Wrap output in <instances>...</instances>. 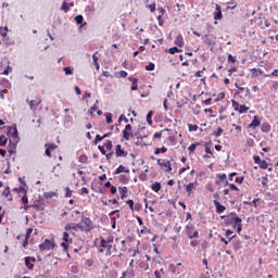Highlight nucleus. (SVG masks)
<instances>
[{
  "label": "nucleus",
  "instance_id": "1",
  "mask_svg": "<svg viewBox=\"0 0 278 278\" xmlns=\"http://www.w3.org/2000/svg\"><path fill=\"white\" fill-rule=\"evenodd\" d=\"M235 86L238 90L235 92L233 99L231 100L232 109L239 114H247V112H249V108L240 103H244V99H247V97L248 99H251V89H249V87H240L238 84Z\"/></svg>",
  "mask_w": 278,
  "mask_h": 278
},
{
  "label": "nucleus",
  "instance_id": "2",
  "mask_svg": "<svg viewBox=\"0 0 278 278\" xmlns=\"http://www.w3.org/2000/svg\"><path fill=\"white\" fill-rule=\"evenodd\" d=\"M112 249H114V236L110 235L108 238L100 237V243L97 247L98 253L110 257L112 255Z\"/></svg>",
  "mask_w": 278,
  "mask_h": 278
},
{
  "label": "nucleus",
  "instance_id": "3",
  "mask_svg": "<svg viewBox=\"0 0 278 278\" xmlns=\"http://www.w3.org/2000/svg\"><path fill=\"white\" fill-rule=\"evenodd\" d=\"M73 214H75V216H81L80 223L76 224V227L79 229V231L89 233V231L94 229V223L92 219H90V217L84 216L79 211H74Z\"/></svg>",
  "mask_w": 278,
  "mask_h": 278
},
{
  "label": "nucleus",
  "instance_id": "4",
  "mask_svg": "<svg viewBox=\"0 0 278 278\" xmlns=\"http://www.w3.org/2000/svg\"><path fill=\"white\" fill-rule=\"evenodd\" d=\"M229 225L237 229V233H242V218L238 217L237 214L232 213L227 217Z\"/></svg>",
  "mask_w": 278,
  "mask_h": 278
},
{
  "label": "nucleus",
  "instance_id": "5",
  "mask_svg": "<svg viewBox=\"0 0 278 278\" xmlns=\"http://www.w3.org/2000/svg\"><path fill=\"white\" fill-rule=\"evenodd\" d=\"M156 164L165 173H173V164L170 163V161L157 159Z\"/></svg>",
  "mask_w": 278,
  "mask_h": 278
},
{
  "label": "nucleus",
  "instance_id": "6",
  "mask_svg": "<svg viewBox=\"0 0 278 278\" xmlns=\"http://www.w3.org/2000/svg\"><path fill=\"white\" fill-rule=\"evenodd\" d=\"M63 242L61 243V247L63 249V251H68V247L71 244H73V238L71 237V235L68 232H63V237H62Z\"/></svg>",
  "mask_w": 278,
  "mask_h": 278
},
{
  "label": "nucleus",
  "instance_id": "7",
  "mask_svg": "<svg viewBox=\"0 0 278 278\" xmlns=\"http://www.w3.org/2000/svg\"><path fill=\"white\" fill-rule=\"evenodd\" d=\"M55 249V242L46 239L41 244H39V250L40 251H51Z\"/></svg>",
  "mask_w": 278,
  "mask_h": 278
},
{
  "label": "nucleus",
  "instance_id": "8",
  "mask_svg": "<svg viewBox=\"0 0 278 278\" xmlns=\"http://www.w3.org/2000/svg\"><path fill=\"white\" fill-rule=\"evenodd\" d=\"M123 138L124 140H130V138H134V127L131 124H127L123 130Z\"/></svg>",
  "mask_w": 278,
  "mask_h": 278
},
{
  "label": "nucleus",
  "instance_id": "9",
  "mask_svg": "<svg viewBox=\"0 0 278 278\" xmlns=\"http://www.w3.org/2000/svg\"><path fill=\"white\" fill-rule=\"evenodd\" d=\"M91 190H93L94 192H97L98 194H103L104 190H103V182L94 179L91 182Z\"/></svg>",
  "mask_w": 278,
  "mask_h": 278
},
{
  "label": "nucleus",
  "instance_id": "10",
  "mask_svg": "<svg viewBox=\"0 0 278 278\" xmlns=\"http://www.w3.org/2000/svg\"><path fill=\"white\" fill-rule=\"evenodd\" d=\"M128 154L129 153L127 152V150H125V148H123V146H121V144L115 146L116 157H127Z\"/></svg>",
  "mask_w": 278,
  "mask_h": 278
},
{
  "label": "nucleus",
  "instance_id": "11",
  "mask_svg": "<svg viewBox=\"0 0 278 278\" xmlns=\"http://www.w3.org/2000/svg\"><path fill=\"white\" fill-rule=\"evenodd\" d=\"M216 177H217V180H216L217 186H229V180H227V174H217Z\"/></svg>",
  "mask_w": 278,
  "mask_h": 278
},
{
  "label": "nucleus",
  "instance_id": "12",
  "mask_svg": "<svg viewBox=\"0 0 278 278\" xmlns=\"http://www.w3.org/2000/svg\"><path fill=\"white\" fill-rule=\"evenodd\" d=\"M77 224H67L64 227L65 233H68L70 236H75V231H78Z\"/></svg>",
  "mask_w": 278,
  "mask_h": 278
},
{
  "label": "nucleus",
  "instance_id": "13",
  "mask_svg": "<svg viewBox=\"0 0 278 278\" xmlns=\"http://www.w3.org/2000/svg\"><path fill=\"white\" fill-rule=\"evenodd\" d=\"M253 160L256 164H258L260 168H262V170H266V168H268V162H266L265 160H262L260 156L254 155Z\"/></svg>",
  "mask_w": 278,
  "mask_h": 278
},
{
  "label": "nucleus",
  "instance_id": "14",
  "mask_svg": "<svg viewBox=\"0 0 278 278\" xmlns=\"http://www.w3.org/2000/svg\"><path fill=\"white\" fill-rule=\"evenodd\" d=\"M25 266L28 268V270H34V264H36V257L34 256H26L24 258Z\"/></svg>",
  "mask_w": 278,
  "mask_h": 278
},
{
  "label": "nucleus",
  "instance_id": "15",
  "mask_svg": "<svg viewBox=\"0 0 278 278\" xmlns=\"http://www.w3.org/2000/svg\"><path fill=\"white\" fill-rule=\"evenodd\" d=\"M214 21H223V8L220 4L215 5V12L213 13Z\"/></svg>",
  "mask_w": 278,
  "mask_h": 278
},
{
  "label": "nucleus",
  "instance_id": "16",
  "mask_svg": "<svg viewBox=\"0 0 278 278\" xmlns=\"http://www.w3.org/2000/svg\"><path fill=\"white\" fill-rule=\"evenodd\" d=\"M197 186H199V182L194 181V182H189L186 187L185 190L187 192V197H191L192 192L194 190H197Z\"/></svg>",
  "mask_w": 278,
  "mask_h": 278
},
{
  "label": "nucleus",
  "instance_id": "17",
  "mask_svg": "<svg viewBox=\"0 0 278 278\" xmlns=\"http://www.w3.org/2000/svg\"><path fill=\"white\" fill-rule=\"evenodd\" d=\"M213 203H214L217 214H223L227 210V207L225 205L220 204V201H218V200H214Z\"/></svg>",
  "mask_w": 278,
  "mask_h": 278
},
{
  "label": "nucleus",
  "instance_id": "18",
  "mask_svg": "<svg viewBox=\"0 0 278 278\" xmlns=\"http://www.w3.org/2000/svg\"><path fill=\"white\" fill-rule=\"evenodd\" d=\"M46 155L48 157H51V151H55V149H58V144L55 143H46Z\"/></svg>",
  "mask_w": 278,
  "mask_h": 278
},
{
  "label": "nucleus",
  "instance_id": "19",
  "mask_svg": "<svg viewBox=\"0 0 278 278\" xmlns=\"http://www.w3.org/2000/svg\"><path fill=\"white\" fill-rule=\"evenodd\" d=\"M27 103H28V105H29V108H30V110L33 111V112H36V110H37V108H38V105H40V103H42V100H40V99H37V100H27Z\"/></svg>",
  "mask_w": 278,
  "mask_h": 278
},
{
  "label": "nucleus",
  "instance_id": "20",
  "mask_svg": "<svg viewBox=\"0 0 278 278\" xmlns=\"http://www.w3.org/2000/svg\"><path fill=\"white\" fill-rule=\"evenodd\" d=\"M33 207L36 210V212H45V204L40 200H35Z\"/></svg>",
  "mask_w": 278,
  "mask_h": 278
},
{
  "label": "nucleus",
  "instance_id": "21",
  "mask_svg": "<svg viewBox=\"0 0 278 278\" xmlns=\"http://www.w3.org/2000/svg\"><path fill=\"white\" fill-rule=\"evenodd\" d=\"M8 136H10L11 138H18V129L16 128V126L12 127L9 126L8 127Z\"/></svg>",
  "mask_w": 278,
  "mask_h": 278
},
{
  "label": "nucleus",
  "instance_id": "22",
  "mask_svg": "<svg viewBox=\"0 0 278 278\" xmlns=\"http://www.w3.org/2000/svg\"><path fill=\"white\" fill-rule=\"evenodd\" d=\"M52 173L55 177H60L64 174V169L62 168V164H56L53 169Z\"/></svg>",
  "mask_w": 278,
  "mask_h": 278
},
{
  "label": "nucleus",
  "instance_id": "23",
  "mask_svg": "<svg viewBox=\"0 0 278 278\" xmlns=\"http://www.w3.org/2000/svg\"><path fill=\"white\" fill-rule=\"evenodd\" d=\"M121 173H125V175H129L130 170L125 165H119L115 170L114 175H121Z\"/></svg>",
  "mask_w": 278,
  "mask_h": 278
},
{
  "label": "nucleus",
  "instance_id": "24",
  "mask_svg": "<svg viewBox=\"0 0 278 278\" xmlns=\"http://www.w3.org/2000/svg\"><path fill=\"white\" fill-rule=\"evenodd\" d=\"M188 230V238L190 240L194 239V238H199V231L194 230V227L191 226V227H187Z\"/></svg>",
  "mask_w": 278,
  "mask_h": 278
},
{
  "label": "nucleus",
  "instance_id": "25",
  "mask_svg": "<svg viewBox=\"0 0 278 278\" xmlns=\"http://www.w3.org/2000/svg\"><path fill=\"white\" fill-rule=\"evenodd\" d=\"M260 125H262V121H260V117H257V115H255L253 117L252 123L249 125L250 129H256V127H260Z\"/></svg>",
  "mask_w": 278,
  "mask_h": 278
},
{
  "label": "nucleus",
  "instance_id": "26",
  "mask_svg": "<svg viewBox=\"0 0 278 278\" xmlns=\"http://www.w3.org/2000/svg\"><path fill=\"white\" fill-rule=\"evenodd\" d=\"M250 73H251L252 78L260 77V76L264 75V71H262L261 68H255V67L251 68Z\"/></svg>",
  "mask_w": 278,
  "mask_h": 278
},
{
  "label": "nucleus",
  "instance_id": "27",
  "mask_svg": "<svg viewBox=\"0 0 278 278\" xmlns=\"http://www.w3.org/2000/svg\"><path fill=\"white\" fill-rule=\"evenodd\" d=\"M197 147H201V142H194L188 147L189 155H194Z\"/></svg>",
  "mask_w": 278,
  "mask_h": 278
},
{
  "label": "nucleus",
  "instance_id": "28",
  "mask_svg": "<svg viewBox=\"0 0 278 278\" xmlns=\"http://www.w3.org/2000/svg\"><path fill=\"white\" fill-rule=\"evenodd\" d=\"M119 184H129V174H122L118 176Z\"/></svg>",
  "mask_w": 278,
  "mask_h": 278
},
{
  "label": "nucleus",
  "instance_id": "29",
  "mask_svg": "<svg viewBox=\"0 0 278 278\" xmlns=\"http://www.w3.org/2000/svg\"><path fill=\"white\" fill-rule=\"evenodd\" d=\"M164 131H168V128L154 132L152 140H157L160 142L162 140V135L164 134Z\"/></svg>",
  "mask_w": 278,
  "mask_h": 278
},
{
  "label": "nucleus",
  "instance_id": "30",
  "mask_svg": "<svg viewBox=\"0 0 278 278\" xmlns=\"http://www.w3.org/2000/svg\"><path fill=\"white\" fill-rule=\"evenodd\" d=\"M174 42L176 47H184V36L177 35Z\"/></svg>",
  "mask_w": 278,
  "mask_h": 278
},
{
  "label": "nucleus",
  "instance_id": "31",
  "mask_svg": "<svg viewBox=\"0 0 278 278\" xmlns=\"http://www.w3.org/2000/svg\"><path fill=\"white\" fill-rule=\"evenodd\" d=\"M150 188L153 192H160L162 190V182H153Z\"/></svg>",
  "mask_w": 278,
  "mask_h": 278
},
{
  "label": "nucleus",
  "instance_id": "32",
  "mask_svg": "<svg viewBox=\"0 0 278 278\" xmlns=\"http://www.w3.org/2000/svg\"><path fill=\"white\" fill-rule=\"evenodd\" d=\"M271 127L270 124L268 123H263L261 126V130L263 131V134H268V131H270Z\"/></svg>",
  "mask_w": 278,
  "mask_h": 278
},
{
  "label": "nucleus",
  "instance_id": "33",
  "mask_svg": "<svg viewBox=\"0 0 278 278\" xmlns=\"http://www.w3.org/2000/svg\"><path fill=\"white\" fill-rule=\"evenodd\" d=\"M118 192L121 194V199H125V197H127L128 189L127 187H119Z\"/></svg>",
  "mask_w": 278,
  "mask_h": 278
},
{
  "label": "nucleus",
  "instance_id": "34",
  "mask_svg": "<svg viewBox=\"0 0 278 278\" xmlns=\"http://www.w3.org/2000/svg\"><path fill=\"white\" fill-rule=\"evenodd\" d=\"M75 21H76L77 25H80V27L86 26V22L84 23V16L83 15H77L75 17Z\"/></svg>",
  "mask_w": 278,
  "mask_h": 278
},
{
  "label": "nucleus",
  "instance_id": "35",
  "mask_svg": "<svg viewBox=\"0 0 278 278\" xmlns=\"http://www.w3.org/2000/svg\"><path fill=\"white\" fill-rule=\"evenodd\" d=\"M104 149L105 151L112 152V149H114V144L112 143V140H106V142L104 143Z\"/></svg>",
  "mask_w": 278,
  "mask_h": 278
},
{
  "label": "nucleus",
  "instance_id": "36",
  "mask_svg": "<svg viewBox=\"0 0 278 278\" xmlns=\"http://www.w3.org/2000/svg\"><path fill=\"white\" fill-rule=\"evenodd\" d=\"M164 274H165L164 268H160V269L154 270L155 278H162V277H164Z\"/></svg>",
  "mask_w": 278,
  "mask_h": 278
},
{
  "label": "nucleus",
  "instance_id": "37",
  "mask_svg": "<svg viewBox=\"0 0 278 278\" xmlns=\"http://www.w3.org/2000/svg\"><path fill=\"white\" fill-rule=\"evenodd\" d=\"M166 151H168V148H166L164 146L162 148H156L154 150V155H160V153H166Z\"/></svg>",
  "mask_w": 278,
  "mask_h": 278
},
{
  "label": "nucleus",
  "instance_id": "38",
  "mask_svg": "<svg viewBox=\"0 0 278 278\" xmlns=\"http://www.w3.org/2000/svg\"><path fill=\"white\" fill-rule=\"evenodd\" d=\"M169 268H170V273H173V275H179V273L184 271V269H179L175 265H170Z\"/></svg>",
  "mask_w": 278,
  "mask_h": 278
},
{
  "label": "nucleus",
  "instance_id": "39",
  "mask_svg": "<svg viewBox=\"0 0 278 278\" xmlns=\"http://www.w3.org/2000/svg\"><path fill=\"white\" fill-rule=\"evenodd\" d=\"M127 72H125V71H119V72H116L115 73V77H117L118 79H125V77H127Z\"/></svg>",
  "mask_w": 278,
  "mask_h": 278
},
{
  "label": "nucleus",
  "instance_id": "40",
  "mask_svg": "<svg viewBox=\"0 0 278 278\" xmlns=\"http://www.w3.org/2000/svg\"><path fill=\"white\" fill-rule=\"evenodd\" d=\"M138 236H141L142 233H151V229L147 228V226H143L142 229L137 230Z\"/></svg>",
  "mask_w": 278,
  "mask_h": 278
},
{
  "label": "nucleus",
  "instance_id": "41",
  "mask_svg": "<svg viewBox=\"0 0 278 278\" xmlns=\"http://www.w3.org/2000/svg\"><path fill=\"white\" fill-rule=\"evenodd\" d=\"M212 136H215V138H220V136H223V129L217 127V129L212 132Z\"/></svg>",
  "mask_w": 278,
  "mask_h": 278
},
{
  "label": "nucleus",
  "instance_id": "42",
  "mask_svg": "<svg viewBox=\"0 0 278 278\" xmlns=\"http://www.w3.org/2000/svg\"><path fill=\"white\" fill-rule=\"evenodd\" d=\"M78 162H80V164H87V163H88V155L81 154V155L78 157Z\"/></svg>",
  "mask_w": 278,
  "mask_h": 278
},
{
  "label": "nucleus",
  "instance_id": "43",
  "mask_svg": "<svg viewBox=\"0 0 278 278\" xmlns=\"http://www.w3.org/2000/svg\"><path fill=\"white\" fill-rule=\"evenodd\" d=\"M153 111H149L148 115H147V122L149 125H153Z\"/></svg>",
  "mask_w": 278,
  "mask_h": 278
},
{
  "label": "nucleus",
  "instance_id": "44",
  "mask_svg": "<svg viewBox=\"0 0 278 278\" xmlns=\"http://www.w3.org/2000/svg\"><path fill=\"white\" fill-rule=\"evenodd\" d=\"M262 181V186H264V188L268 187V175H265L261 178Z\"/></svg>",
  "mask_w": 278,
  "mask_h": 278
},
{
  "label": "nucleus",
  "instance_id": "45",
  "mask_svg": "<svg viewBox=\"0 0 278 278\" xmlns=\"http://www.w3.org/2000/svg\"><path fill=\"white\" fill-rule=\"evenodd\" d=\"M8 144V137L5 136H0V147H5Z\"/></svg>",
  "mask_w": 278,
  "mask_h": 278
},
{
  "label": "nucleus",
  "instance_id": "46",
  "mask_svg": "<svg viewBox=\"0 0 278 278\" xmlns=\"http://www.w3.org/2000/svg\"><path fill=\"white\" fill-rule=\"evenodd\" d=\"M168 53H170V55H175V53H181V50L177 47H173L168 50Z\"/></svg>",
  "mask_w": 278,
  "mask_h": 278
},
{
  "label": "nucleus",
  "instance_id": "47",
  "mask_svg": "<svg viewBox=\"0 0 278 278\" xmlns=\"http://www.w3.org/2000/svg\"><path fill=\"white\" fill-rule=\"evenodd\" d=\"M204 151L206 153V155H204V157H206L207 160H210V157H212V155H214V153L212 152L210 147H206Z\"/></svg>",
  "mask_w": 278,
  "mask_h": 278
},
{
  "label": "nucleus",
  "instance_id": "48",
  "mask_svg": "<svg viewBox=\"0 0 278 278\" xmlns=\"http://www.w3.org/2000/svg\"><path fill=\"white\" fill-rule=\"evenodd\" d=\"M104 116L109 125H112V123H114V121L112 119V113H105Z\"/></svg>",
  "mask_w": 278,
  "mask_h": 278
},
{
  "label": "nucleus",
  "instance_id": "49",
  "mask_svg": "<svg viewBox=\"0 0 278 278\" xmlns=\"http://www.w3.org/2000/svg\"><path fill=\"white\" fill-rule=\"evenodd\" d=\"M126 205L129 206V210H130L131 212H134V207H135V205H136V203H134V200H127V201H126Z\"/></svg>",
  "mask_w": 278,
  "mask_h": 278
},
{
  "label": "nucleus",
  "instance_id": "50",
  "mask_svg": "<svg viewBox=\"0 0 278 278\" xmlns=\"http://www.w3.org/2000/svg\"><path fill=\"white\" fill-rule=\"evenodd\" d=\"M61 10L63 12H65V14H66L68 12V10H71V7H68V3L63 2L62 5H61Z\"/></svg>",
  "mask_w": 278,
  "mask_h": 278
},
{
  "label": "nucleus",
  "instance_id": "51",
  "mask_svg": "<svg viewBox=\"0 0 278 278\" xmlns=\"http://www.w3.org/2000/svg\"><path fill=\"white\" fill-rule=\"evenodd\" d=\"M168 142H170L172 147H175V144H177V138L175 136H169Z\"/></svg>",
  "mask_w": 278,
  "mask_h": 278
},
{
  "label": "nucleus",
  "instance_id": "52",
  "mask_svg": "<svg viewBox=\"0 0 278 278\" xmlns=\"http://www.w3.org/2000/svg\"><path fill=\"white\" fill-rule=\"evenodd\" d=\"M263 77H278V70H274L271 74H264Z\"/></svg>",
  "mask_w": 278,
  "mask_h": 278
},
{
  "label": "nucleus",
  "instance_id": "53",
  "mask_svg": "<svg viewBox=\"0 0 278 278\" xmlns=\"http://www.w3.org/2000/svg\"><path fill=\"white\" fill-rule=\"evenodd\" d=\"M0 36L2 38H5V36H8V27H0Z\"/></svg>",
  "mask_w": 278,
  "mask_h": 278
},
{
  "label": "nucleus",
  "instance_id": "54",
  "mask_svg": "<svg viewBox=\"0 0 278 278\" xmlns=\"http://www.w3.org/2000/svg\"><path fill=\"white\" fill-rule=\"evenodd\" d=\"M142 210V203L137 202L135 203L134 212H141Z\"/></svg>",
  "mask_w": 278,
  "mask_h": 278
},
{
  "label": "nucleus",
  "instance_id": "55",
  "mask_svg": "<svg viewBox=\"0 0 278 278\" xmlns=\"http://www.w3.org/2000/svg\"><path fill=\"white\" fill-rule=\"evenodd\" d=\"M65 197L67 199H71V197H73V190H71V188L68 187L65 188Z\"/></svg>",
  "mask_w": 278,
  "mask_h": 278
},
{
  "label": "nucleus",
  "instance_id": "56",
  "mask_svg": "<svg viewBox=\"0 0 278 278\" xmlns=\"http://www.w3.org/2000/svg\"><path fill=\"white\" fill-rule=\"evenodd\" d=\"M63 71H64L65 75H73L74 68L67 66V67H64Z\"/></svg>",
  "mask_w": 278,
  "mask_h": 278
},
{
  "label": "nucleus",
  "instance_id": "57",
  "mask_svg": "<svg viewBox=\"0 0 278 278\" xmlns=\"http://www.w3.org/2000/svg\"><path fill=\"white\" fill-rule=\"evenodd\" d=\"M139 268H141L142 270H149V263L141 262L139 264Z\"/></svg>",
  "mask_w": 278,
  "mask_h": 278
},
{
  "label": "nucleus",
  "instance_id": "58",
  "mask_svg": "<svg viewBox=\"0 0 278 278\" xmlns=\"http://www.w3.org/2000/svg\"><path fill=\"white\" fill-rule=\"evenodd\" d=\"M188 129H189V131H199V126L189 124Z\"/></svg>",
  "mask_w": 278,
  "mask_h": 278
},
{
  "label": "nucleus",
  "instance_id": "59",
  "mask_svg": "<svg viewBox=\"0 0 278 278\" xmlns=\"http://www.w3.org/2000/svg\"><path fill=\"white\" fill-rule=\"evenodd\" d=\"M203 73H205V67H203L202 71L195 72L194 77L199 79V77H203Z\"/></svg>",
  "mask_w": 278,
  "mask_h": 278
},
{
  "label": "nucleus",
  "instance_id": "60",
  "mask_svg": "<svg viewBox=\"0 0 278 278\" xmlns=\"http://www.w3.org/2000/svg\"><path fill=\"white\" fill-rule=\"evenodd\" d=\"M227 186H228V188H230V190H232L233 192H240V189H239L236 185H233V184H228Z\"/></svg>",
  "mask_w": 278,
  "mask_h": 278
},
{
  "label": "nucleus",
  "instance_id": "61",
  "mask_svg": "<svg viewBox=\"0 0 278 278\" xmlns=\"http://www.w3.org/2000/svg\"><path fill=\"white\" fill-rule=\"evenodd\" d=\"M15 192H23V194H27V189L25 187H18L14 189Z\"/></svg>",
  "mask_w": 278,
  "mask_h": 278
},
{
  "label": "nucleus",
  "instance_id": "62",
  "mask_svg": "<svg viewBox=\"0 0 278 278\" xmlns=\"http://www.w3.org/2000/svg\"><path fill=\"white\" fill-rule=\"evenodd\" d=\"M104 140V137L101 135H97L94 139V144H99V142H102Z\"/></svg>",
  "mask_w": 278,
  "mask_h": 278
},
{
  "label": "nucleus",
  "instance_id": "63",
  "mask_svg": "<svg viewBox=\"0 0 278 278\" xmlns=\"http://www.w3.org/2000/svg\"><path fill=\"white\" fill-rule=\"evenodd\" d=\"M12 73V66L8 65L7 68L1 73V75H10Z\"/></svg>",
  "mask_w": 278,
  "mask_h": 278
},
{
  "label": "nucleus",
  "instance_id": "64",
  "mask_svg": "<svg viewBox=\"0 0 278 278\" xmlns=\"http://www.w3.org/2000/svg\"><path fill=\"white\" fill-rule=\"evenodd\" d=\"M146 8H148V10H150V12H155V3L152 4H147Z\"/></svg>",
  "mask_w": 278,
  "mask_h": 278
}]
</instances>
